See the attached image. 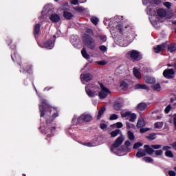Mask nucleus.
I'll list each match as a JSON object with an SVG mask.
<instances>
[{"mask_svg":"<svg viewBox=\"0 0 176 176\" xmlns=\"http://www.w3.org/2000/svg\"><path fill=\"white\" fill-rule=\"evenodd\" d=\"M39 109L41 113V118L42 119H50V120H53L55 118L58 116V113L57 109L54 107H50L47 104V102L43 98L40 97V104Z\"/></svg>","mask_w":176,"mask_h":176,"instance_id":"f257e3e1","label":"nucleus"},{"mask_svg":"<svg viewBox=\"0 0 176 176\" xmlns=\"http://www.w3.org/2000/svg\"><path fill=\"white\" fill-rule=\"evenodd\" d=\"M123 141H124V137H123V135L117 138L115 143L111 146V152H113V153H116V155H118V156H124L128 152H131V148H130L131 142L129 140H126L124 142L126 148L119 147L123 144Z\"/></svg>","mask_w":176,"mask_h":176,"instance_id":"f03ea898","label":"nucleus"},{"mask_svg":"<svg viewBox=\"0 0 176 176\" xmlns=\"http://www.w3.org/2000/svg\"><path fill=\"white\" fill-rule=\"evenodd\" d=\"M147 14H148L150 21L155 28H159V24L160 23L159 16L156 15V11L152 9L151 7L147 8Z\"/></svg>","mask_w":176,"mask_h":176,"instance_id":"7ed1b4c3","label":"nucleus"},{"mask_svg":"<svg viewBox=\"0 0 176 176\" xmlns=\"http://www.w3.org/2000/svg\"><path fill=\"white\" fill-rule=\"evenodd\" d=\"M100 87L98 89V97L100 100H104V98H107L108 96L111 94V91L109 89L107 88V87L102 85V83L100 84Z\"/></svg>","mask_w":176,"mask_h":176,"instance_id":"20e7f679","label":"nucleus"},{"mask_svg":"<svg viewBox=\"0 0 176 176\" xmlns=\"http://www.w3.org/2000/svg\"><path fill=\"white\" fill-rule=\"evenodd\" d=\"M98 87L93 84H89L85 87V91L88 96L93 98L98 95Z\"/></svg>","mask_w":176,"mask_h":176,"instance_id":"39448f33","label":"nucleus"},{"mask_svg":"<svg viewBox=\"0 0 176 176\" xmlns=\"http://www.w3.org/2000/svg\"><path fill=\"white\" fill-rule=\"evenodd\" d=\"M82 40L85 46H87L88 49L93 50L96 48V41L94 39L90 38L89 35L85 34L82 37Z\"/></svg>","mask_w":176,"mask_h":176,"instance_id":"423d86ee","label":"nucleus"},{"mask_svg":"<svg viewBox=\"0 0 176 176\" xmlns=\"http://www.w3.org/2000/svg\"><path fill=\"white\" fill-rule=\"evenodd\" d=\"M54 41H56V36H54V38L47 41L46 43L42 44H38L40 47H45L46 49H53L54 47Z\"/></svg>","mask_w":176,"mask_h":176,"instance_id":"0eeeda50","label":"nucleus"},{"mask_svg":"<svg viewBox=\"0 0 176 176\" xmlns=\"http://www.w3.org/2000/svg\"><path fill=\"white\" fill-rule=\"evenodd\" d=\"M93 79V76L90 73H84L80 75V80L83 85L86 83V82H90Z\"/></svg>","mask_w":176,"mask_h":176,"instance_id":"6e6552de","label":"nucleus"},{"mask_svg":"<svg viewBox=\"0 0 176 176\" xmlns=\"http://www.w3.org/2000/svg\"><path fill=\"white\" fill-rule=\"evenodd\" d=\"M128 54H129L132 60H135L136 61H138V60H141V55H140V52H138V51H130L128 52Z\"/></svg>","mask_w":176,"mask_h":176,"instance_id":"1a4fd4ad","label":"nucleus"},{"mask_svg":"<svg viewBox=\"0 0 176 176\" xmlns=\"http://www.w3.org/2000/svg\"><path fill=\"white\" fill-rule=\"evenodd\" d=\"M174 69H166L163 72L164 76L167 79H171V78H174Z\"/></svg>","mask_w":176,"mask_h":176,"instance_id":"9d476101","label":"nucleus"},{"mask_svg":"<svg viewBox=\"0 0 176 176\" xmlns=\"http://www.w3.org/2000/svg\"><path fill=\"white\" fill-rule=\"evenodd\" d=\"M80 116L81 118V122H91V120H93V116H91V114L85 113Z\"/></svg>","mask_w":176,"mask_h":176,"instance_id":"9b49d317","label":"nucleus"},{"mask_svg":"<svg viewBox=\"0 0 176 176\" xmlns=\"http://www.w3.org/2000/svg\"><path fill=\"white\" fill-rule=\"evenodd\" d=\"M52 6V4H47L45 6H44V8L42 12V16L40 18V21H45V14H46L47 12H49V10H50Z\"/></svg>","mask_w":176,"mask_h":176,"instance_id":"f8f14e48","label":"nucleus"},{"mask_svg":"<svg viewBox=\"0 0 176 176\" xmlns=\"http://www.w3.org/2000/svg\"><path fill=\"white\" fill-rule=\"evenodd\" d=\"M50 20L52 21V23H58L61 18H60V15L57 14H52L49 16Z\"/></svg>","mask_w":176,"mask_h":176,"instance_id":"ddd939ff","label":"nucleus"},{"mask_svg":"<svg viewBox=\"0 0 176 176\" xmlns=\"http://www.w3.org/2000/svg\"><path fill=\"white\" fill-rule=\"evenodd\" d=\"M144 80L146 83L148 85H153V83H156V79L154 77L146 76L144 78Z\"/></svg>","mask_w":176,"mask_h":176,"instance_id":"4468645a","label":"nucleus"},{"mask_svg":"<svg viewBox=\"0 0 176 176\" xmlns=\"http://www.w3.org/2000/svg\"><path fill=\"white\" fill-rule=\"evenodd\" d=\"M72 124H79L80 123H82L80 116H78L75 115L72 120Z\"/></svg>","mask_w":176,"mask_h":176,"instance_id":"2eb2a0df","label":"nucleus"},{"mask_svg":"<svg viewBox=\"0 0 176 176\" xmlns=\"http://www.w3.org/2000/svg\"><path fill=\"white\" fill-rule=\"evenodd\" d=\"M74 10L78 13H89V9L83 7H76L74 8Z\"/></svg>","mask_w":176,"mask_h":176,"instance_id":"dca6fc26","label":"nucleus"},{"mask_svg":"<svg viewBox=\"0 0 176 176\" xmlns=\"http://www.w3.org/2000/svg\"><path fill=\"white\" fill-rule=\"evenodd\" d=\"M164 47H166V45L164 44L157 45L154 48L155 52L160 53V52H163V50H164Z\"/></svg>","mask_w":176,"mask_h":176,"instance_id":"f3484780","label":"nucleus"},{"mask_svg":"<svg viewBox=\"0 0 176 176\" xmlns=\"http://www.w3.org/2000/svg\"><path fill=\"white\" fill-rule=\"evenodd\" d=\"M157 14L159 16V17H166L167 12H166V10L160 8L157 10Z\"/></svg>","mask_w":176,"mask_h":176,"instance_id":"a211bd4d","label":"nucleus"},{"mask_svg":"<svg viewBox=\"0 0 176 176\" xmlns=\"http://www.w3.org/2000/svg\"><path fill=\"white\" fill-rule=\"evenodd\" d=\"M106 109H107V108H105L104 106H103L100 108V109L98 111V116H97L98 120H100L101 119V116H102V115H104V113L105 112Z\"/></svg>","mask_w":176,"mask_h":176,"instance_id":"6ab92c4d","label":"nucleus"},{"mask_svg":"<svg viewBox=\"0 0 176 176\" xmlns=\"http://www.w3.org/2000/svg\"><path fill=\"white\" fill-rule=\"evenodd\" d=\"M147 107H148V105H146V103H144V102L140 103L137 106V109H138V111H145V109H146Z\"/></svg>","mask_w":176,"mask_h":176,"instance_id":"aec40b11","label":"nucleus"},{"mask_svg":"<svg viewBox=\"0 0 176 176\" xmlns=\"http://www.w3.org/2000/svg\"><path fill=\"white\" fill-rule=\"evenodd\" d=\"M135 89H142L143 90H149V87L146 85H141V84H137L135 87Z\"/></svg>","mask_w":176,"mask_h":176,"instance_id":"412c9836","label":"nucleus"},{"mask_svg":"<svg viewBox=\"0 0 176 176\" xmlns=\"http://www.w3.org/2000/svg\"><path fill=\"white\" fill-rule=\"evenodd\" d=\"M133 75L137 79H141V72L136 67L133 68Z\"/></svg>","mask_w":176,"mask_h":176,"instance_id":"4be33fe9","label":"nucleus"},{"mask_svg":"<svg viewBox=\"0 0 176 176\" xmlns=\"http://www.w3.org/2000/svg\"><path fill=\"white\" fill-rule=\"evenodd\" d=\"M146 155V152L145 150L139 149L138 152L136 154V157H143V156Z\"/></svg>","mask_w":176,"mask_h":176,"instance_id":"5701e85b","label":"nucleus"},{"mask_svg":"<svg viewBox=\"0 0 176 176\" xmlns=\"http://www.w3.org/2000/svg\"><path fill=\"white\" fill-rule=\"evenodd\" d=\"M145 126V121L144 120V118H138V123H137V127H144Z\"/></svg>","mask_w":176,"mask_h":176,"instance_id":"b1692460","label":"nucleus"},{"mask_svg":"<svg viewBox=\"0 0 176 176\" xmlns=\"http://www.w3.org/2000/svg\"><path fill=\"white\" fill-rule=\"evenodd\" d=\"M144 151L146 152V153H148V155H152V153H153L154 151L152 148L149 147L148 145H145L144 146Z\"/></svg>","mask_w":176,"mask_h":176,"instance_id":"393cba45","label":"nucleus"},{"mask_svg":"<svg viewBox=\"0 0 176 176\" xmlns=\"http://www.w3.org/2000/svg\"><path fill=\"white\" fill-rule=\"evenodd\" d=\"M63 16L65 19H67V20H71V19L74 17V15L68 11H65Z\"/></svg>","mask_w":176,"mask_h":176,"instance_id":"a878e982","label":"nucleus"},{"mask_svg":"<svg viewBox=\"0 0 176 176\" xmlns=\"http://www.w3.org/2000/svg\"><path fill=\"white\" fill-rule=\"evenodd\" d=\"M81 54L82 57H84V58H85L86 60H89V58H90V55L87 54V52L85 48L81 50Z\"/></svg>","mask_w":176,"mask_h":176,"instance_id":"bb28decb","label":"nucleus"},{"mask_svg":"<svg viewBox=\"0 0 176 176\" xmlns=\"http://www.w3.org/2000/svg\"><path fill=\"white\" fill-rule=\"evenodd\" d=\"M131 113V112H130V111L123 110L121 111V116H122V118H129Z\"/></svg>","mask_w":176,"mask_h":176,"instance_id":"cd10ccee","label":"nucleus"},{"mask_svg":"<svg viewBox=\"0 0 176 176\" xmlns=\"http://www.w3.org/2000/svg\"><path fill=\"white\" fill-rule=\"evenodd\" d=\"M127 135H128V138H129V140H130V141H134V140H135V136L134 135V133L133 132H131V131H129L127 132Z\"/></svg>","mask_w":176,"mask_h":176,"instance_id":"c85d7f7f","label":"nucleus"},{"mask_svg":"<svg viewBox=\"0 0 176 176\" xmlns=\"http://www.w3.org/2000/svg\"><path fill=\"white\" fill-rule=\"evenodd\" d=\"M129 122H135V119H137V115L134 113H131V114H129Z\"/></svg>","mask_w":176,"mask_h":176,"instance_id":"c756f323","label":"nucleus"},{"mask_svg":"<svg viewBox=\"0 0 176 176\" xmlns=\"http://www.w3.org/2000/svg\"><path fill=\"white\" fill-rule=\"evenodd\" d=\"M122 108V104H120V102H116L113 104V109L116 111H119L120 110V109Z\"/></svg>","mask_w":176,"mask_h":176,"instance_id":"7c9ffc66","label":"nucleus"},{"mask_svg":"<svg viewBox=\"0 0 176 176\" xmlns=\"http://www.w3.org/2000/svg\"><path fill=\"white\" fill-rule=\"evenodd\" d=\"M111 127H114L116 129H122V127H123V124L120 122H118L116 124L111 125Z\"/></svg>","mask_w":176,"mask_h":176,"instance_id":"2f4dec72","label":"nucleus"},{"mask_svg":"<svg viewBox=\"0 0 176 176\" xmlns=\"http://www.w3.org/2000/svg\"><path fill=\"white\" fill-rule=\"evenodd\" d=\"M152 89H153V90L155 91H160L162 87L160 86V83H157L152 86Z\"/></svg>","mask_w":176,"mask_h":176,"instance_id":"473e14b6","label":"nucleus"},{"mask_svg":"<svg viewBox=\"0 0 176 176\" xmlns=\"http://www.w3.org/2000/svg\"><path fill=\"white\" fill-rule=\"evenodd\" d=\"M41 30V24L37 23L34 27V35H38Z\"/></svg>","mask_w":176,"mask_h":176,"instance_id":"72a5a7b5","label":"nucleus"},{"mask_svg":"<svg viewBox=\"0 0 176 176\" xmlns=\"http://www.w3.org/2000/svg\"><path fill=\"white\" fill-rule=\"evenodd\" d=\"M168 52L170 53H173V52H175L176 50V45H170L168 47Z\"/></svg>","mask_w":176,"mask_h":176,"instance_id":"f704fd0d","label":"nucleus"},{"mask_svg":"<svg viewBox=\"0 0 176 176\" xmlns=\"http://www.w3.org/2000/svg\"><path fill=\"white\" fill-rule=\"evenodd\" d=\"M91 21L93 24H94V25H97V24L98 23V18L96 16H92L91 18Z\"/></svg>","mask_w":176,"mask_h":176,"instance_id":"c9c22d12","label":"nucleus"},{"mask_svg":"<svg viewBox=\"0 0 176 176\" xmlns=\"http://www.w3.org/2000/svg\"><path fill=\"white\" fill-rule=\"evenodd\" d=\"M154 126L155 129H162V127H163V122H156L155 123Z\"/></svg>","mask_w":176,"mask_h":176,"instance_id":"e433bc0d","label":"nucleus"},{"mask_svg":"<svg viewBox=\"0 0 176 176\" xmlns=\"http://www.w3.org/2000/svg\"><path fill=\"white\" fill-rule=\"evenodd\" d=\"M120 133V130L116 129L111 133V137H116Z\"/></svg>","mask_w":176,"mask_h":176,"instance_id":"4c0bfd02","label":"nucleus"},{"mask_svg":"<svg viewBox=\"0 0 176 176\" xmlns=\"http://www.w3.org/2000/svg\"><path fill=\"white\" fill-rule=\"evenodd\" d=\"M119 45L125 47L126 46H129V43L124 41H119Z\"/></svg>","mask_w":176,"mask_h":176,"instance_id":"58836bf2","label":"nucleus"},{"mask_svg":"<svg viewBox=\"0 0 176 176\" xmlns=\"http://www.w3.org/2000/svg\"><path fill=\"white\" fill-rule=\"evenodd\" d=\"M165 156H166L167 157H174V154H173V152H171V151H168L165 152Z\"/></svg>","mask_w":176,"mask_h":176,"instance_id":"ea45409f","label":"nucleus"},{"mask_svg":"<svg viewBox=\"0 0 176 176\" xmlns=\"http://www.w3.org/2000/svg\"><path fill=\"white\" fill-rule=\"evenodd\" d=\"M83 145H85V146H88L89 148H91L93 146H97V144L92 143V142L84 143Z\"/></svg>","mask_w":176,"mask_h":176,"instance_id":"a19ab883","label":"nucleus"},{"mask_svg":"<svg viewBox=\"0 0 176 176\" xmlns=\"http://www.w3.org/2000/svg\"><path fill=\"white\" fill-rule=\"evenodd\" d=\"M126 129H135V125L131 124L129 122H126Z\"/></svg>","mask_w":176,"mask_h":176,"instance_id":"79ce46f5","label":"nucleus"},{"mask_svg":"<svg viewBox=\"0 0 176 176\" xmlns=\"http://www.w3.org/2000/svg\"><path fill=\"white\" fill-rule=\"evenodd\" d=\"M143 160H144V162H146V163H152V162H153V160L149 157H144Z\"/></svg>","mask_w":176,"mask_h":176,"instance_id":"37998d69","label":"nucleus"},{"mask_svg":"<svg viewBox=\"0 0 176 176\" xmlns=\"http://www.w3.org/2000/svg\"><path fill=\"white\" fill-rule=\"evenodd\" d=\"M99 39L101 43H104V42H107V36H99Z\"/></svg>","mask_w":176,"mask_h":176,"instance_id":"c03bdc74","label":"nucleus"},{"mask_svg":"<svg viewBox=\"0 0 176 176\" xmlns=\"http://www.w3.org/2000/svg\"><path fill=\"white\" fill-rule=\"evenodd\" d=\"M140 146H142V144L141 142H137L133 145V149H138Z\"/></svg>","mask_w":176,"mask_h":176,"instance_id":"a18cd8bd","label":"nucleus"},{"mask_svg":"<svg viewBox=\"0 0 176 176\" xmlns=\"http://www.w3.org/2000/svg\"><path fill=\"white\" fill-rule=\"evenodd\" d=\"M119 116H118V115L116 114H112L110 117H109V120H116V119H118Z\"/></svg>","mask_w":176,"mask_h":176,"instance_id":"49530a36","label":"nucleus"},{"mask_svg":"<svg viewBox=\"0 0 176 176\" xmlns=\"http://www.w3.org/2000/svg\"><path fill=\"white\" fill-rule=\"evenodd\" d=\"M164 6L165 8H167V9H170V8H171V3H170L168 1H166L164 3Z\"/></svg>","mask_w":176,"mask_h":176,"instance_id":"de8ad7c7","label":"nucleus"},{"mask_svg":"<svg viewBox=\"0 0 176 176\" xmlns=\"http://www.w3.org/2000/svg\"><path fill=\"white\" fill-rule=\"evenodd\" d=\"M170 111H171V105L168 104V105L166 107V109H165V110H164V112H165L166 113H168V112H170Z\"/></svg>","mask_w":176,"mask_h":176,"instance_id":"09e8293b","label":"nucleus"},{"mask_svg":"<svg viewBox=\"0 0 176 176\" xmlns=\"http://www.w3.org/2000/svg\"><path fill=\"white\" fill-rule=\"evenodd\" d=\"M96 64H98L99 65H105L107 64V61L105 60H100L96 62Z\"/></svg>","mask_w":176,"mask_h":176,"instance_id":"8fccbe9b","label":"nucleus"},{"mask_svg":"<svg viewBox=\"0 0 176 176\" xmlns=\"http://www.w3.org/2000/svg\"><path fill=\"white\" fill-rule=\"evenodd\" d=\"M155 153L157 156H161V155H163V151L157 150L155 151Z\"/></svg>","mask_w":176,"mask_h":176,"instance_id":"3c124183","label":"nucleus"},{"mask_svg":"<svg viewBox=\"0 0 176 176\" xmlns=\"http://www.w3.org/2000/svg\"><path fill=\"white\" fill-rule=\"evenodd\" d=\"M99 49L101 52H107V48L104 45L100 46Z\"/></svg>","mask_w":176,"mask_h":176,"instance_id":"603ef678","label":"nucleus"},{"mask_svg":"<svg viewBox=\"0 0 176 176\" xmlns=\"http://www.w3.org/2000/svg\"><path fill=\"white\" fill-rule=\"evenodd\" d=\"M151 148H153V149H160V148H162V145H159V144L152 145Z\"/></svg>","mask_w":176,"mask_h":176,"instance_id":"864d4df0","label":"nucleus"},{"mask_svg":"<svg viewBox=\"0 0 176 176\" xmlns=\"http://www.w3.org/2000/svg\"><path fill=\"white\" fill-rule=\"evenodd\" d=\"M100 129H102V130H107V124L104 123H101Z\"/></svg>","mask_w":176,"mask_h":176,"instance_id":"5fc2aeb1","label":"nucleus"},{"mask_svg":"<svg viewBox=\"0 0 176 176\" xmlns=\"http://www.w3.org/2000/svg\"><path fill=\"white\" fill-rule=\"evenodd\" d=\"M170 149H171L170 146H165L163 147V151H166V152H168Z\"/></svg>","mask_w":176,"mask_h":176,"instance_id":"6e6d98bb","label":"nucleus"},{"mask_svg":"<svg viewBox=\"0 0 176 176\" xmlns=\"http://www.w3.org/2000/svg\"><path fill=\"white\" fill-rule=\"evenodd\" d=\"M72 5H78L79 3V0H71Z\"/></svg>","mask_w":176,"mask_h":176,"instance_id":"4d7b16f0","label":"nucleus"},{"mask_svg":"<svg viewBox=\"0 0 176 176\" xmlns=\"http://www.w3.org/2000/svg\"><path fill=\"white\" fill-rule=\"evenodd\" d=\"M41 130H42V131H43L44 133H49V128L48 127H47V128H45V127H41Z\"/></svg>","mask_w":176,"mask_h":176,"instance_id":"13d9d810","label":"nucleus"},{"mask_svg":"<svg viewBox=\"0 0 176 176\" xmlns=\"http://www.w3.org/2000/svg\"><path fill=\"white\" fill-rule=\"evenodd\" d=\"M168 175H170V176H175L176 173L173 170H169L168 171Z\"/></svg>","mask_w":176,"mask_h":176,"instance_id":"bf43d9fd","label":"nucleus"},{"mask_svg":"<svg viewBox=\"0 0 176 176\" xmlns=\"http://www.w3.org/2000/svg\"><path fill=\"white\" fill-rule=\"evenodd\" d=\"M143 5H147L148 3H151V0H142Z\"/></svg>","mask_w":176,"mask_h":176,"instance_id":"052dcab7","label":"nucleus"},{"mask_svg":"<svg viewBox=\"0 0 176 176\" xmlns=\"http://www.w3.org/2000/svg\"><path fill=\"white\" fill-rule=\"evenodd\" d=\"M148 138H149L150 140H155V139L156 138V135H155V134L150 135L148 136Z\"/></svg>","mask_w":176,"mask_h":176,"instance_id":"680f3d73","label":"nucleus"},{"mask_svg":"<svg viewBox=\"0 0 176 176\" xmlns=\"http://www.w3.org/2000/svg\"><path fill=\"white\" fill-rule=\"evenodd\" d=\"M149 130V129L148 128H142V129H140V133H145L146 131H148Z\"/></svg>","mask_w":176,"mask_h":176,"instance_id":"e2e57ef3","label":"nucleus"},{"mask_svg":"<svg viewBox=\"0 0 176 176\" xmlns=\"http://www.w3.org/2000/svg\"><path fill=\"white\" fill-rule=\"evenodd\" d=\"M116 31H118V32H120L122 31V26L120 25L117 26Z\"/></svg>","mask_w":176,"mask_h":176,"instance_id":"0e129e2a","label":"nucleus"},{"mask_svg":"<svg viewBox=\"0 0 176 176\" xmlns=\"http://www.w3.org/2000/svg\"><path fill=\"white\" fill-rule=\"evenodd\" d=\"M173 65L174 68H175V69H176V59H175V62H174L173 65L168 64V67H173Z\"/></svg>","mask_w":176,"mask_h":176,"instance_id":"69168bd1","label":"nucleus"},{"mask_svg":"<svg viewBox=\"0 0 176 176\" xmlns=\"http://www.w3.org/2000/svg\"><path fill=\"white\" fill-rule=\"evenodd\" d=\"M122 87H127V83H126L124 81H122L121 82Z\"/></svg>","mask_w":176,"mask_h":176,"instance_id":"338daca9","label":"nucleus"},{"mask_svg":"<svg viewBox=\"0 0 176 176\" xmlns=\"http://www.w3.org/2000/svg\"><path fill=\"white\" fill-rule=\"evenodd\" d=\"M173 122H174L175 127H176V114H175L174 116Z\"/></svg>","mask_w":176,"mask_h":176,"instance_id":"774afa93","label":"nucleus"}]
</instances>
